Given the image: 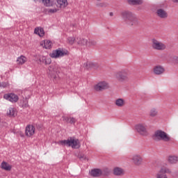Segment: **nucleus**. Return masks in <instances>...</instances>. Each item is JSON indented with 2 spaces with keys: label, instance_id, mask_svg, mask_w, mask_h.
<instances>
[{
  "label": "nucleus",
  "instance_id": "f257e3e1",
  "mask_svg": "<svg viewBox=\"0 0 178 178\" xmlns=\"http://www.w3.org/2000/svg\"><path fill=\"white\" fill-rule=\"evenodd\" d=\"M121 17L128 26H138V24H140L137 17L129 10L121 12Z\"/></svg>",
  "mask_w": 178,
  "mask_h": 178
},
{
  "label": "nucleus",
  "instance_id": "f03ea898",
  "mask_svg": "<svg viewBox=\"0 0 178 178\" xmlns=\"http://www.w3.org/2000/svg\"><path fill=\"white\" fill-rule=\"evenodd\" d=\"M58 143L60 145H66L67 147H72L74 149H77L81 147V144L80 143V140L79 139L70 137L67 140H60Z\"/></svg>",
  "mask_w": 178,
  "mask_h": 178
},
{
  "label": "nucleus",
  "instance_id": "7ed1b4c3",
  "mask_svg": "<svg viewBox=\"0 0 178 178\" xmlns=\"http://www.w3.org/2000/svg\"><path fill=\"white\" fill-rule=\"evenodd\" d=\"M154 137V139L158 140V141H165V143H169L171 140L170 136L162 130L156 131Z\"/></svg>",
  "mask_w": 178,
  "mask_h": 178
},
{
  "label": "nucleus",
  "instance_id": "20e7f679",
  "mask_svg": "<svg viewBox=\"0 0 178 178\" xmlns=\"http://www.w3.org/2000/svg\"><path fill=\"white\" fill-rule=\"evenodd\" d=\"M115 77L120 83H125L129 81V72L124 70L118 71L115 74Z\"/></svg>",
  "mask_w": 178,
  "mask_h": 178
},
{
  "label": "nucleus",
  "instance_id": "39448f33",
  "mask_svg": "<svg viewBox=\"0 0 178 178\" xmlns=\"http://www.w3.org/2000/svg\"><path fill=\"white\" fill-rule=\"evenodd\" d=\"M66 55H69V51L61 48L54 50L49 54L50 58H53V59H58V58H62L66 56Z\"/></svg>",
  "mask_w": 178,
  "mask_h": 178
},
{
  "label": "nucleus",
  "instance_id": "423d86ee",
  "mask_svg": "<svg viewBox=\"0 0 178 178\" xmlns=\"http://www.w3.org/2000/svg\"><path fill=\"white\" fill-rule=\"evenodd\" d=\"M152 48L156 51H165V49H166V44L155 38H153L152 39Z\"/></svg>",
  "mask_w": 178,
  "mask_h": 178
},
{
  "label": "nucleus",
  "instance_id": "0eeeda50",
  "mask_svg": "<svg viewBox=\"0 0 178 178\" xmlns=\"http://www.w3.org/2000/svg\"><path fill=\"white\" fill-rule=\"evenodd\" d=\"M131 161H132L135 166H140V165H143L144 159H143V156H141V154H135L132 155Z\"/></svg>",
  "mask_w": 178,
  "mask_h": 178
},
{
  "label": "nucleus",
  "instance_id": "6e6552de",
  "mask_svg": "<svg viewBox=\"0 0 178 178\" xmlns=\"http://www.w3.org/2000/svg\"><path fill=\"white\" fill-rule=\"evenodd\" d=\"M136 130L141 136H148V132L147 131V127L143 124H138L136 125Z\"/></svg>",
  "mask_w": 178,
  "mask_h": 178
},
{
  "label": "nucleus",
  "instance_id": "1a4fd4ad",
  "mask_svg": "<svg viewBox=\"0 0 178 178\" xmlns=\"http://www.w3.org/2000/svg\"><path fill=\"white\" fill-rule=\"evenodd\" d=\"M3 99L10 101V102H17L19 101V96L15 93H8L3 95Z\"/></svg>",
  "mask_w": 178,
  "mask_h": 178
},
{
  "label": "nucleus",
  "instance_id": "9d476101",
  "mask_svg": "<svg viewBox=\"0 0 178 178\" xmlns=\"http://www.w3.org/2000/svg\"><path fill=\"white\" fill-rule=\"evenodd\" d=\"M109 88V84L106 81L100 82L95 86L96 91H103V90H108Z\"/></svg>",
  "mask_w": 178,
  "mask_h": 178
},
{
  "label": "nucleus",
  "instance_id": "9b49d317",
  "mask_svg": "<svg viewBox=\"0 0 178 178\" xmlns=\"http://www.w3.org/2000/svg\"><path fill=\"white\" fill-rule=\"evenodd\" d=\"M35 134V127L33 125L29 124L26 127L25 134L27 137H31Z\"/></svg>",
  "mask_w": 178,
  "mask_h": 178
},
{
  "label": "nucleus",
  "instance_id": "f8f14e48",
  "mask_svg": "<svg viewBox=\"0 0 178 178\" xmlns=\"http://www.w3.org/2000/svg\"><path fill=\"white\" fill-rule=\"evenodd\" d=\"M156 15L160 19H168V13L162 8L157 9Z\"/></svg>",
  "mask_w": 178,
  "mask_h": 178
},
{
  "label": "nucleus",
  "instance_id": "ddd939ff",
  "mask_svg": "<svg viewBox=\"0 0 178 178\" xmlns=\"http://www.w3.org/2000/svg\"><path fill=\"white\" fill-rule=\"evenodd\" d=\"M90 175L92 177H100V176H102V170L99 168L92 169L90 170Z\"/></svg>",
  "mask_w": 178,
  "mask_h": 178
},
{
  "label": "nucleus",
  "instance_id": "4468645a",
  "mask_svg": "<svg viewBox=\"0 0 178 178\" xmlns=\"http://www.w3.org/2000/svg\"><path fill=\"white\" fill-rule=\"evenodd\" d=\"M113 175L114 176H123L124 175V170L120 167H115L113 169Z\"/></svg>",
  "mask_w": 178,
  "mask_h": 178
},
{
  "label": "nucleus",
  "instance_id": "2eb2a0df",
  "mask_svg": "<svg viewBox=\"0 0 178 178\" xmlns=\"http://www.w3.org/2000/svg\"><path fill=\"white\" fill-rule=\"evenodd\" d=\"M56 8H60V9H65L68 5L67 0H56Z\"/></svg>",
  "mask_w": 178,
  "mask_h": 178
},
{
  "label": "nucleus",
  "instance_id": "dca6fc26",
  "mask_svg": "<svg viewBox=\"0 0 178 178\" xmlns=\"http://www.w3.org/2000/svg\"><path fill=\"white\" fill-rule=\"evenodd\" d=\"M154 74H156L157 76H159L161 74H163L165 73V68L161 65H157L154 67Z\"/></svg>",
  "mask_w": 178,
  "mask_h": 178
},
{
  "label": "nucleus",
  "instance_id": "f3484780",
  "mask_svg": "<svg viewBox=\"0 0 178 178\" xmlns=\"http://www.w3.org/2000/svg\"><path fill=\"white\" fill-rule=\"evenodd\" d=\"M42 3L46 8H51V6H56V3L54 0H43Z\"/></svg>",
  "mask_w": 178,
  "mask_h": 178
},
{
  "label": "nucleus",
  "instance_id": "a211bd4d",
  "mask_svg": "<svg viewBox=\"0 0 178 178\" xmlns=\"http://www.w3.org/2000/svg\"><path fill=\"white\" fill-rule=\"evenodd\" d=\"M76 42L78 44V45H80L81 47L87 45V40L83 38H76Z\"/></svg>",
  "mask_w": 178,
  "mask_h": 178
},
{
  "label": "nucleus",
  "instance_id": "6ab92c4d",
  "mask_svg": "<svg viewBox=\"0 0 178 178\" xmlns=\"http://www.w3.org/2000/svg\"><path fill=\"white\" fill-rule=\"evenodd\" d=\"M168 162H169L171 165H174L178 162L177 156H169L168 158Z\"/></svg>",
  "mask_w": 178,
  "mask_h": 178
},
{
  "label": "nucleus",
  "instance_id": "aec40b11",
  "mask_svg": "<svg viewBox=\"0 0 178 178\" xmlns=\"http://www.w3.org/2000/svg\"><path fill=\"white\" fill-rule=\"evenodd\" d=\"M1 169H3V170H7L8 172L12 170V166L5 161L1 163Z\"/></svg>",
  "mask_w": 178,
  "mask_h": 178
},
{
  "label": "nucleus",
  "instance_id": "412c9836",
  "mask_svg": "<svg viewBox=\"0 0 178 178\" xmlns=\"http://www.w3.org/2000/svg\"><path fill=\"white\" fill-rule=\"evenodd\" d=\"M51 8H53L46 9V12L48 15H54V13H56V12L59 10V9H58V7L56 6H51Z\"/></svg>",
  "mask_w": 178,
  "mask_h": 178
},
{
  "label": "nucleus",
  "instance_id": "4be33fe9",
  "mask_svg": "<svg viewBox=\"0 0 178 178\" xmlns=\"http://www.w3.org/2000/svg\"><path fill=\"white\" fill-rule=\"evenodd\" d=\"M17 65H24L27 62V58L24 56H20L17 59Z\"/></svg>",
  "mask_w": 178,
  "mask_h": 178
},
{
  "label": "nucleus",
  "instance_id": "5701e85b",
  "mask_svg": "<svg viewBox=\"0 0 178 178\" xmlns=\"http://www.w3.org/2000/svg\"><path fill=\"white\" fill-rule=\"evenodd\" d=\"M40 62H42V63H44V65H51V58H47L45 56H42L39 58Z\"/></svg>",
  "mask_w": 178,
  "mask_h": 178
},
{
  "label": "nucleus",
  "instance_id": "b1692460",
  "mask_svg": "<svg viewBox=\"0 0 178 178\" xmlns=\"http://www.w3.org/2000/svg\"><path fill=\"white\" fill-rule=\"evenodd\" d=\"M129 5H143V0H127Z\"/></svg>",
  "mask_w": 178,
  "mask_h": 178
},
{
  "label": "nucleus",
  "instance_id": "393cba45",
  "mask_svg": "<svg viewBox=\"0 0 178 178\" xmlns=\"http://www.w3.org/2000/svg\"><path fill=\"white\" fill-rule=\"evenodd\" d=\"M160 172L164 175H172V170L166 167H163L161 168Z\"/></svg>",
  "mask_w": 178,
  "mask_h": 178
},
{
  "label": "nucleus",
  "instance_id": "a878e982",
  "mask_svg": "<svg viewBox=\"0 0 178 178\" xmlns=\"http://www.w3.org/2000/svg\"><path fill=\"white\" fill-rule=\"evenodd\" d=\"M117 106L122 108V106H124V99H117L115 102Z\"/></svg>",
  "mask_w": 178,
  "mask_h": 178
},
{
  "label": "nucleus",
  "instance_id": "bb28decb",
  "mask_svg": "<svg viewBox=\"0 0 178 178\" xmlns=\"http://www.w3.org/2000/svg\"><path fill=\"white\" fill-rule=\"evenodd\" d=\"M111 170L108 168H104L102 170V176H109Z\"/></svg>",
  "mask_w": 178,
  "mask_h": 178
},
{
  "label": "nucleus",
  "instance_id": "cd10ccee",
  "mask_svg": "<svg viewBox=\"0 0 178 178\" xmlns=\"http://www.w3.org/2000/svg\"><path fill=\"white\" fill-rule=\"evenodd\" d=\"M34 33L35 34H38L40 37H43V35L45 34V32H44L43 29H35Z\"/></svg>",
  "mask_w": 178,
  "mask_h": 178
},
{
  "label": "nucleus",
  "instance_id": "c85d7f7f",
  "mask_svg": "<svg viewBox=\"0 0 178 178\" xmlns=\"http://www.w3.org/2000/svg\"><path fill=\"white\" fill-rule=\"evenodd\" d=\"M95 45H97V41L91 39H89V40H87V43H86L87 47H95Z\"/></svg>",
  "mask_w": 178,
  "mask_h": 178
},
{
  "label": "nucleus",
  "instance_id": "c756f323",
  "mask_svg": "<svg viewBox=\"0 0 178 178\" xmlns=\"http://www.w3.org/2000/svg\"><path fill=\"white\" fill-rule=\"evenodd\" d=\"M7 115H8V116L15 118V116H16V110L13 108H9V111L7 112Z\"/></svg>",
  "mask_w": 178,
  "mask_h": 178
},
{
  "label": "nucleus",
  "instance_id": "7c9ffc66",
  "mask_svg": "<svg viewBox=\"0 0 178 178\" xmlns=\"http://www.w3.org/2000/svg\"><path fill=\"white\" fill-rule=\"evenodd\" d=\"M44 48L46 49H51V48H52V42H51L50 40H46L44 41Z\"/></svg>",
  "mask_w": 178,
  "mask_h": 178
},
{
  "label": "nucleus",
  "instance_id": "2f4dec72",
  "mask_svg": "<svg viewBox=\"0 0 178 178\" xmlns=\"http://www.w3.org/2000/svg\"><path fill=\"white\" fill-rule=\"evenodd\" d=\"M149 115H150V116H152V118H155V116H156V115H158V111H156V109H155V108H152L150 110Z\"/></svg>",
  "mask_w": 178,
  "mask_h": 178
},
{
  "label": "nucleus",
  "instance_id": "473e14b6",
  "mask_svg": "<svg viewBox=\"0 0 178 178\" xmlns=\"http://www.w3.org/2000/svg\"><path fill=\"white\" fill-rule=\"evenodd\" d=\"M86 66H87L88 69H90L91 67H98L97 63H91V62H88L86 63Z\"/></svg>",
  "mask_w": 178,
  "mask_h": 178
},
{
  "label": "nucleus",
  "instance_id": "72a5a7b5",
  "mask_svg": "<svg viewBox=\"0 0 178 178\" xmlns=\"http://www.w3.org/2000/svg\"><path fill=\"white\" fill-rule=\"evenodd\" d=\"M156 178H168V175H166V174H163V173L161 172V171H159L156 174Z\"/></svg>",
  "mask_w": 178,
  "mask_h": 178
},
{
  "label": "nucleus",
  "instance_id": "f704fd0d",
  "mask_svg": "<svg viewBox=\"0 0 178 178\" xmlns=\"http://www.w3.org/2000/svg\"><path fill=\"white\" fill-rule=\"evenodd\" d=\"M67 41H68L69 44H70V45H73V44L76 42V38L70 37V38H68Z\"/></svg>",
  "mask_w": 178,
  "mask_h": 178
},
{
  "label": "nucleus",
  "instance_id": "c9c22d12",
  "mask_svg": "<svg viewBox=\"0 0 178 178\" xmlns=\"http://www.w3.org/2000/svg\"><path fill=\"white\" fill-rule=\"evenodd\" d=\"M97 8H106L108 6V3L103 2V3H96Z\"/></svg>",
  "mask_w": 178,
  "mask_h": 178
},
{
  "label": "nucleus",
  "instance_id": "e433bc0d",
  "mask_svg": "<svg viewBox=\"0 0 178 178\" xmlns=\"http://www.w3.org/2000/svg\"><path fill=\"white\" fill-rule=\"evenodd\" d=\"M68 123H70V124H74V123H76V118H70V120L68 121Z\"/></svg>",
  "mask_w": 178,
  "mask_h": 178
},
{
  "label": "nucleus",
  "instance_id": "4c0bfd02",
  "mask_svg": "<svg viewBox=\"0 0 178 178\" xmlns=\"http://www.w3.org/2000/svg\"><path fill=\"white\" fill-rule=\"evenodd\" d=\"M70 118L66 117V116H63L62 117V119H63V122H65L66 123H69Z\"/></svg>",
  "mask_w": 178,
  "mask_h": 178
},
{
  "label": "nucleus",
  "instance_id": "58836bf2",
  "mask_svg": "<svg viewBox=\"0 0 178 178\" xmlns=\"http://www.w3.org/2000/svg\"><path fill=\"white\" fill-rule=\"evenodd\" d=\"M0 87L6 88V87H8V83L6 82H2L1 83H0Z\"/></svg>",
  "mask_w": 178,
  "mask_h": 178
},
{
  "label": "nucleus",
  "instance_id": "ea45409f",
  "mask_svg": "<svg viewBox=\"0 0 178 178\" xmlns=\"http://www.w3.org/2000/svg\"><path fill=\"white\" fill-rule=\"evenodd\" d=\"M29 106V102L25 101L22 104V108H27Z\"/></svg>",
  "mask_w": 178,
  "mask_h": 178
},
{
  "label": "nucleus",
  "instance_id": "a19ab883",
  "mask_svg": "<svg viewBox=\"0 0 178 178\" xmlns=\"http://www.w3.org/2000/svg\"><path fill=\"white\" fill-rule=\"evenodd\" d=\"M172 59L175 63H178V57L177 56H174L172 57Z\"/></svg>",
  "mask_w": 178,
  "mask_h": 178
},
{
  "label": "nucleus",
  "instance_id": "79ce46f5",
  "mask_svg": "<svg viewBox=\"0 0 178 178\" xmlns=\"http://www.w3.org/2000/svg\"><path fill=\"white\" fill-rule=\"evenodd\" d=\"M33 2H43L44 0H33Z\"/></svg>",
  "mask_w": 178,
  "mask_h": 178
},
{
  "label": "nucleus",
  "instance_id": "37998d69",
  "mask_svg": "<svg viewBox=\"0 0 178 178\" xmlns=\"http://www.w3.org/2000/svg\"><path fill=\"white\" fill-rule=\"evenodd\" d=\"M51 79H56V74L51 75Z\"/></svg>",
  "mask_w": 178,
  "mask_h": 178
},
{
  "label": "nucleus",
  "instance_id": "c03bdc74",
  "mask_svg": "<svg viewBox=\"0 0 178 178\" xmlns=\"http://www.w3.org/2000/svg\"><path fill=\"white\" fill-rule=\"evenodd\" d=\"M109 16H111V17H112V16H113V12H111V13H109Z\"/></svg>",
  "mask_w": 178,
  "mask_h": 178
},
{
  "label": "nucleus",
  "instance_id": "a18cd8bd",
  "mask_svg": "<svg viewBox=\"0 0 178 178\" xmlns=\"http://www.w3.org/2000/svg\"><path fill=\"white\" fill-rule=\"evenodd\" d=\"M172 2H175L178 3V0H172Z\"/></svg>",
  "mask_w": 178,
  "mask_h": 178
},
{
  "label": "nucleus",
  "instance_id": "49530a36",
  "mask_svg": "<svg viewBox=\"0 0 178 178\" xmlns=\"http://www.w3.org/2000/svg\"><path fill=\"white\" fill-rule=\"evenodd\" d=\"M99 2L101 1V0H97Z\"/></svg>",
  "mask_w": 178,
  "mask_h": 178
}]
</instances>
